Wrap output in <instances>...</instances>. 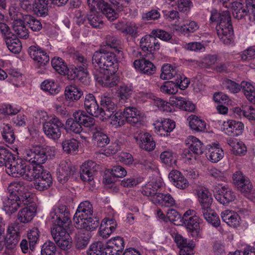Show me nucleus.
Returning <instances> with one entry per match:
<instances>
[{
    "instance_id": "nucleus-1",
    "label": "nucleus",
    "mask_w": 255,
    "mask_h": 255,
    "mask_svg": "<svg viewBox=\"0 0 255 255\" xmlns=\"http://www.w3.org/2000/svg\"><path fill=\"white\" fill-rule=\"evenodd\" d=\"M41 168V166L32 168L20 158H13L5 164V171L8 175L13 177H21L28 181L35 180Z\"/></svg>"
},
{
    "instance_id": "nucleus-2",
    "label": "nucleus",
    "mask_w": 255,
    "mask_h": 255,
    "mask_svg": "<svg viewBox=\"0 0 255 255\" xmlns=\"http://www.w3.org/2000/svg\"><path fill=\"white\" fill-rule=\"evenodd\" d=\"M92 64L95 69L99 68V71H114L118 69V64L116 55L111 52H106L103 49L96 51L92 59Z\"/></svg>"
},
{
    "instance_id": "nucleus-3",
    "label": "nucleus",
    "mask_w": 255,
    "mask_h": 255,
    "mask_svg": "<svg viewBox=\"0 0 255 255\" xmlns=\"http://www.w3.org/2000/svg\"><path fill=\"white\" fill-rule=\"evenodd\" d=\"M246 6L241 2H232V13L236 19H241L248 16L251 22L255 21V0H245Z\"/></svg>"
},
{
    "instance_id": "nucleus-4",
    "label": "nucleus",
    "mask_w": 255,
    "mask_h": 255,
    "mask_svg": "<svg viewBox=\"0 0 255 255\" xmlns=\"http://www.w3.org/2000/svg\"><path fill=\"white\" fill-rule=\"evenodd\" d=\"M77 60L79 64H81V65H78L77 67H72L69 68L67 67L65 74L63 75H67L68 79L71 80L77 78L82 81L83 78H85L86 83H88L89 81L87 70L88 61L82 55H78Z\"/></svg>"
},
{
    "instance_id": "nucleus-5",
    "label": "nucleus",
    "mask_w": 255,
    "mask_h": 255,
    "mask_svg": "<svg viewBox=\"0 0 255 255\" xmlns=\"http://www.w3.org/2000/svg\"><path fill=\"white\" fill-rule=\"evenodd\" d=\"M69 224L53 225L51 235L57 246L62 250H66L71 246V239L66 231Z\"/></svg>"
},
{
    "instance_id": "nucleus-6",
    "label": "nucleus",
    "mask_w": 255,
    "mask_h": 255,
    "mask_svg": "<svg viewBox=\"0 0 255 255\" xmlns=\"http://www.w3.org/2000/svg\"><path fill=\"white\" fill-rule=\"evenodd\" d=\"M49 218L53 225L69 224V210L65 205L58 202L52 208Z\"/></svg>"
},
{
    "instance_id": "nucleus-7",
    "label": "nucleus",
    "mask_w": 255,
    "mask_h": 255,
    "mask_svg": "<svg viewBox=\"0 0 255 255\" xmlns=\"http://www.w3.org/2000/svg\"><path fill=\"white\" fill-rule=\"evenodd\" d=\"M64 127L63 123L55 116H50L48 122L43 125V130L46 136L53 140L56 141L61 136V128Z\"/></svg>"
},
{
    "instance_id": "nucleus-8",
    "label": "nucleus",
    "mask_w": 255,
    "mask_h": 255,
    "mask_svg": "<svg viewBox=\"0 0 255 255\" xmlns=\"http://www.w3.org/2000/svg\"><path fill=\"white\" fill-rule=\"evenodd\" d=\"M28 193L25 198L28 199L22 202V209L19 211L17 215L18 220L21 223H27L30 222L35 215L36 206L34 202L35 198H32Z\"/></svg>"
},
{
    "instance_id": "nucleus-9",
    "label": "nucleus",
    "mask_w": 255,
    "mask_h": 255,
    "mask_svg": "<svg viewBox=\"0 0 255 255\" xmlns=\"http://www.w3.org/2000/svg\"><path fill=\"white\" fill-rule=\"evenodd\" d=\"M100 97L102 108L99 109L100 115H99L98 118L102 121L106 120L117 111V105L108 94L104 93Z\"/></svg>"
},
{
    "instance_id": "nucleus-10",
    "label": "nucleus",
    "mask_w": 255,
    "mask_h": 255,
    "mask_svg": "<svg viewBox=\"0 0 255 255\" xmlns=\"http://www.w3.org/2000/svg\"><path fill=\"white\" fill-rule=\"evenodd\" d=\"M30 189V186L23 181H14L9 184L7 190L9 195L15 196V198L24 202L28 199V197H25L28 193L32 198H35V195L29 191Z\"/></svg>"
},
{
    "instance_id": "nucleus-11",
    "label": "nucleus",
    "mask_w": 255,
    "mask_h": 255,
    "mask_svg": "<svg viewBox=\"0 0 255 255\" xmlns=\"http://www.w3.org/2000/svg\"><path fill=\"white\" fill-rule=\"evenodd\" d=\"M116 72L114 71H99L98 69H95L93 74L98 84L103 87H113L116 86L118 82V76Z\"/></svg>"
},
{
    "instance_id": "nucleus-12",
    "label": "nucleus",
    "mask_w": 255,
    "mask_h": 255,
    "mask_svg": "<svg viewBox=\"0 0 255 255\" xmlns=\"http://www.w3.org/2000/svg\"><path fill=\"white\" fill-rule=\"evenodd\" d=\"M134 138L139 147L146 151H152L155 147V142L151 135L148 132H137L134 134Z\"/></svg>"
},
{
    "instance_id": "nucleus-13",
    "label": "nucleus",
    "mask_w": 255,
    "mask_h": 255,
    "mask_svg": "<svg viewBox=\"0 0 255 255\" xmlns=\"http://www.w3.org/2000/svg\"><path fill=\"white\" fill-rule=\"evenodd\" d=\"M140 47L143 51L149 54V58L152 59L154 52L159 49L160 44L155 37L147 35L140 39Z\"/></svg>"
},
{
    "instance_id": "nucleus-14",
    "label": "nucleus",
    "mask_w": 255,
    "mask_h": 255,
    "mask_svg": "<svg viewBox=\"0 0 255 255\" xmlns=\"http://www.w3.org/2000/svg\"><path fill=\"white\" fill-rule=\"evenodd\" d=\"M30 57L39 66H45L50 60L47 53L38 46H31L28 48Z\"/></svg>"
},
{
    "instance_id": "nucleus-15",
    "label": "nucleus",
    "mask_w": 255,
    "mask_h": 255,
    "mask_svg": "<svg viewBox=\"0 0 255 255\" xmlns=\"http://www.w3.org/2000/svg\"><path fill=\"white\" fill-rule=\"evenodd\" d=\"M163 183L162 180L152 178L146 183L141 189V193L143 195L147 196L152 202L153 198L156 196L159 193L157 190L161 188Z\"/></svg>"
},
{
    "instance_id": "nucleus-16",
    "label": "nucleus",
    "mask_w": 255,
    "mask_h": 255,
    "mask_svg": "<svg viewBox=\"0 0 255 255\" xmlns=\"http://www.w3.org/2000/svg\"><path fill=\"white\" fill-rule=\"evenodd\" d=\"M74 172V167L70 161H61L57 169V180L61 183L64 184L68 180Z\"/></svg>"
},
{
    "instance_id": "nucleus-17",
    "label": "nucleus",
    "mask_w": 255,
    "mask_h": 255,
    "mask_svg": "<svg viewBox=\"0 0 255 255\" xmlns=\"http://www.w3.org/2000/svg\"><path fill=\"white\" fill-rule=\"evenodd\" d=\"M155 132L161 136H167L175 128V122L169 119H160L154 123Z\"/></svg>"
},
{
    "instance_id": "nucleus-18",
    "label": "nucleus",
    "mask_w": 255,
    "mask_h": 255,
    "mask_svg": "<svg viewBox=\"0 0 255 255\" xmlns=\"http://www.w3.org/2000/svg\"><path fill=\"white\" fill-rule=\"evenodd\" d=\"M53 179L49 172L41 168L34 183L35 188L39 191L48 189L52 186Z\"/></svg>"
},
{
    "instance_id": "nucleus-19",
    "label": "nucleus",
    "mask_w": 255,
    "mask_h": 255,
    "mask_svg": "<svg viewBox=\"0 0 255 255\" xmlns=\"http://www.w3.org/2000/svg\"><path fill=\"white\" fill-rule=\"evenodd\" d=\"M183 223L186 228L196 234L199 233L200 219L195 215V212L193 210L187 211L183 217Z\"/></svg>"
},
{
    "instance_id": "nucleus-20",
    "label": "nucleus",
    "mask_w": 255,
    "mask_h": 255,
    "mask_svg": "<svg viewBox=\"0 0 255 255\" xmlns=\"http://www.w3.org/2000/svg\"><path fill=\"white\" fill-rule=\"evenodd\" d=\"M235 35L232 24L230 13L224 11V44H234Z\"/></svg>"
},
{
    "instance_id": "nucleus-21",
    "label": "nucleus",
    "mask_w": 255,
    "mask_h": 255,
    "mask_svg": "<svg viewBox=\"0 0 255 255\" xmlns=\"http://www.w3.org/2000/svg\"><path fill=\"white\" fill-rule=\"evenodd\" d=\"M233 179L238 188L242 192L250 193L253 186L249 178L241 171H237L233 174Z\"/></svg>"
},
{
    "instance_id": "nucleus-22",
    "label": "nucleus",
    "mask_w": 255,
    "mask_h": 255,
    "mask_svg": "<svg viewBox=\"0 0 255 255\" xmlns=\"http://www.w3.org/2000/svg\"><path fill=\"white\" fill-rule=\"evenodd\" d=\"M97 168V165L92 161H87L83 163L80 171L81 179L84 182L92 181Z\"/></svg>"
},
{
    "instance_id": "nucleus-23",
    "label": "nucleus",
    "mask_w": 255,
    "mask_h": 255,
    "mask_svg": "<svg viewBox=\"0 0 255 255\" xmlns=\"http://www.w3.org/2000/svg\"><path fill=\"white\" fill-rule=\"evenodd\" d=\"M133 65L136 71L147 75L153 74L156 70L153 64L144 58L134 60Z\"/></svg>"
},
{
    "instance_id": "nucleus-24",
    "label": "nucleus",
    "mask_w": 255,
    "mask_h": 255,
    "mask_svg": "<svg viewBox=\"0 0 255 255\" xmlns=\"http://www.w3.org/2000/svg\"><path fill=\"white\" fill-rule=\"evenodd\" d=\"M123 111L126 122L132 125L140 123L143 119V114L134 107H126Z\"/></svg>"
},
{
    "instance_id": "nucleus-25",
    "label": "nucleus",
    "mask_w": 255,
    "mask_h": 255,
    "mask_svg": "<svg viewBox=\"0 0 255 255\" xmlns=\"http://www.w3.org/2000/svg\"><path fill=\"white\" fill-rule=\"evenodd\" d=\"M92 205L88 201L82 202L79 205L73 217V222L79 223V219L88 218V217L92 216Z\"/></svg>"
},
{
    "instance_id": "nucleus-26",
    "label": "nucleus",
    "mask_w": 255,
    "mask_h": 255,
    "mask_svg": "<svg viewBox=\"0 0 255 255\" xmlns=\"http://www.w3.org/2000/svg\"><path fill=\"white\" fill-rule=\"evenodd\" d=\"M198 200L202 209H208L211 207L213 202L212 194L205 187H200L197 190Z\"/></svg>"
},
{
    "instance_id": "nucleus-27",
    "label": "nucleus",
    "mask_w": 255,
    "mask_h": 255,
    "mask_svg": "<svg viewBox=\"0 0 255 255\" xmlns=\"http://www.w3.org/2000/svg\"><path fill=\"white\" fill-rule=\"evenodd\" d=\"M3 209L5 213L10 215L17 210L18 207H22V201L19 199L15 198V196H10L3 198Z\"/></svg>"
},
{
    "instance_id": "nucleus-28",
    "label": "nucleus",
    "mask_w": 255,
    "mask_h": 255,
    "mask_svg": "<svg viewBox=\"0 0 255 255\" xmlns=\"http://www.w3.org/2000/svg\"><path fill=\"white\" fill-rule=\"evenodd\" d=\"M244 126L240 122L235 120H228L224 122V131L229 136H235L240 135L243 131Z\"/></svg>"
},
{
    "instance_id": "nucleus-29",
    "label": "nucleus",
    "mask_w": 255,
    "mask_h": 255,
    "mask_svg": "<svg viewBox=\"0 0 255 255\" xmlns=\"http://www.w3.org/2000/svg\"><path fill=\"white\" fill-rule=\"evenodd\" d=\"M84 105L88 113L99 118V115H100L99 105L93 94H88L85 95Z\"/></svg>"
},
{
    "instance_id": "nucleus-30",
    "label": "nucleus",
    "mask_w": 255,
    "mask_h": 255,
    "mask_svg": "<svg viewBox=\"0 0 255 255\" xmlns=\"http://www.w3.org/2000/svg\"><path fill=\"white\" fill-rule=\"evenodd\" d=\"M115 28L121 31L124 35L135 37L138 33L139 25L133 22H119L115 24Z\"/></svg>"
},
{
    "instance_id": "nucleus-31",
    "label": "nucleus",
    "mask_w": 255,
    "mask_h": 255,
    "mask_svg": "<svg viewBox=\"0 0 255 255\" xmlns=\"http://www.w3.org/2000/svg\"><path fill=\"white\" fill-rule=\"evenodd\" d=\"M117 227V223L113 219L105 218L101 222L99 229V234L103 238H108L114 232Z\"/></svg>"
},
{
    "instance_id": "nucleus-32",
    "label": "nucleus",
    "mask_w": 255,
    "mask_h": 255,
    "mask_svg": "<svg viewBox=\"0 0 255 255\" xmlns=\"http://www.w3.org/2000/svg\"><path fill=\"white\" fill-rule=\"evenodd\" d=\"M168 178L173 184L178 189H184L189 186L187 180L177 170H172L169 173Z\"/></svg>"
},
{
    "instance_id": "nucleus-33",
    "label": "nucleus",
    "mask_w": 255,
    "mask_h": 255,
    "mask_svg": "<svg viewBox=\"0 0 255 255\" xmlns=\"http://www.w3.org/2000/svg\"><path fill=\"white\" fill-rule=\"evenodd\" d=\"M79 223L74 222L77 228L84 229L86 231H90L95 230L99 225V220L94 218L92 216L88 218H80Z\"/></svg>"
},
{
    "instance_id": "nucleus-34",
    "label": "nucleus",
    "mask_w": 255,
    "mask_h": 255,
    "mask_svg": "<svg viewBox=\"0 0 255 255\" xmlns=\"http://www.w3.org/2000/svg\"><path fill=\"white\" fill-rule=\"evenodd\" d=\"M226 141L235 155L242 156L247 152V147L242 141H238L237 139L234 137H228L226 139Z\"/></svg>"
},
{
    "instance_id": "nucleus-35",
    "label": "nucleus",
    "mask_w": 255,
    "mask_h": 255,
    "mask_svg": "<svg viewBox=\"0 0 255 255\" xmlns=\"http://www.w3.org/2000/svg\"><path fill=\"white\" fill-rule=\"evenodd\" d=\"M83 94L82 90L75 85H68L65 88L64 96L67 101L76 102L81 98Z\"/></svg>"
},
{
    "instance_id": "nucleus-36",
    "label": "nucleus",
    "mask_w": 255,
    "mask_h": 255,
    "mask_svg": "<svg viewBox=\"0 0 255 255\" xmlns=\"http://www.w3.org/2000/svg\"><path fill=\"white\" fill-rule=\"evenodd\" d=\"M170 102L172 106L184 111L192 112L195 109V105L192 103L181 97H173Z\"/></svg>"
},
{
    "instance_id": "nucleus-37",
    "label": "nucleus",
    "mask_w": 255,
    "mask_h": 255,
    "mask_svg": "<svg viewBox=\"0 0 255 255\" xmlns=\"http://www.w3.org/2000/svg\"><path fill=\"white\" fill-rule=\"evenodd\" d=\"M223 19V14L222 12L218 11L215 9H212L211 11L210 21L212 22H217L216 29L218 36L220 39H222L223 38V25L222 24Z\"/></svg>"
},
{
    "instance_id": "nucleus-38",
    "label": "nucleus",
    "mask_w": 255,
    "mask_h": 255,
    "mask_svg": "<svg viewBox=\"0 0 255 255\" xmlns=\"http://www.w3.org/2000/svg\"><path fill=\"white\" fill-rule=\"evenodd\" d=\"M237 115L246 118L249 121H255V108L251 106H244L241 108L236 107L233 109Z\"/></svg>"
},
{
    "instance_id": "nucleus-39",
    "label": "nucleus",
    "mask_w": 255,
    "mask_h": 255,
    "mask_svg": "<svg viewBox=\"0 0 255 255\" xmlns=\"http://www.w3.org/2000/svg\"><path fill=\"white\" fill-rule=\"evenodd\" d=\"M124 239L120 237H116L107 241L104 248V251L107 250H111L116 254L117 252L124 250Z\"/></svg>"
},
{
    "instance_id": "nucleus-40",
    "label": "nucleus",
    "mask_w": 255,
    "mask_h": 255,
    "mask_svg": "<svg viewBox=\"0 0 255 255\" xmlns=\"http://www.w3.org/2000/svg\"><path fill=\"white\" fill-rule=\"evenodd\" d=\"M185 143L189 145V149L196 154H201L203 152V145L201 141L195 136L190 135L185 140Z\"/></svg>"
},
{
    "instance_id": "nucleus-41",
    "label": "nucleus",
    "mask_w": 255,
    "mask_h": 255,
    "mask_svg": "<svg viewBox=\"0 0 255 255\" xmlns=\"http://www.w3.org/2000/svg\"><path fill=\"white\" fill-rule=\"evenodd\" d=\"M152 202L154 204L165 206H172L175 204L174 199L169 193H158L156 197L153 198Z\"/></svg>"
},
{
    "instance_id": "nucleus-42",
    "label": "nucleus",
    "mask_w": 255,
    "mask_h": 255,
    "mask_svg": "<svg viewBox=\"0 0 255 255\" xmlns=\"http://www.w3.org/2000/svg\"><path fill=\"white\" fill-rule=\"evenodd\" d=\"M41 88L42 90L52 95L58 94L61 90L59 84L51 79L44 81L41 84Z\"/></svg>"
},
{
    "instance_id": "nucleus-43",
    "label": "nucleus",
    "mask_w": 255,
    "mask_h": 255,
    "mask_svg": "<svg viewBox=\"0 0 255 255\" xmlns=\"http://www.w3.org/2000/svg\"><path fill=\"white\" fill-rule=\"evenodd\" d=\"M199 28L198 24L195 21L190 20L188 23L183 25H174V30L182 34H187L193 33Z\"/></svg>"
},
{
    "instance_id": "nucleus-44",
    "label": "nucleus",
    "mask_w": 255,
    "mask_h": 255,
    "mask_svg": "<svg viewBox=\"0 0 255 255\" xmlns=\"http://www.w3.org/2000/svg\"><path fill=\"white\" fill-rule=\"evenodd\" d=\"M12 27L15 34L18 37L26 39L28 37V30L25 27L23 21L21 19H18L13 20Z\"/></svg>"
},
{
    "instance_id": "nucleus-45",
    "label": "nucleus",
    "mask_w": 255,
    "mask_h": 255,
    "mask_svg": "<svg viewBox=\"0 0 255 255\" xmlns=\"http://www.w3.org/2000/svg\"><path fill=\"white\" fill-rule=\"evenodd\" d=\"M178 70L176 67L169 64H164L161 68L160 78L163 80L170 79L177 76Z\"/></svg>"
},
{
    "instance_id": "nucleus-46",
    "label": "nucleus",
    "mask_w": 255,
    "mask_h": 255,
    "mask_svg": "<svg viewBox=\"0 0 255 255\" xmlns=\"http://www.w3.org/2000/svg\"><path fill=\"white\" fill-rule=\"evenodd\" d=\"M189 126L193 130L203 131L206 129V125L203 120L195 115H191L187 119Z\"/></svg>"
},
{
    "instance_id": "nucleus-47",
    "label": "nucleus",
    "mask_w": 255,
    "mask_h": 255,
    "mask_svg": "<svg viewBox=\"0 0 255 255\" xmlns=\"http://www.w3.org/2000/svg\"><path fill=\"white\" fill-rule=\"evenodd\" d=\"M93 141L99 147H103L109 144L110 139L108 136L100 130H96L93 133Z\"/></svg>"
},
{
    "instance_id": "nucleus-48",
    "label": "nucleus",
    "mask_w": 255,
    "mask_h": 255,
    "mask_svg": "<svg viewBox=\"0 0 255 255\" xmlns=\"http://www.w3.org/2000/svg\"><path fill=\"white\" fill-rule=\"evenodd\" d=\"M241 87L247 99L252 103L255 104V88L249 82L243 81Z\"/></svg>"
},
{
    "instance_id": "nucleus-49",
    "label": "nucleus",
    "mask_w": 255,
    "mask_h": 255,
    "mask_svg": "<svg viewBox=\"0 0 255 255\" xmlns=\"http://www.w3.org/2000/svg\"><path fill=\"white\" fill-rule=\"evenodd\" d=\"M161 161L169 166L175 165L177 160L176 154L170 150H166L161 152L160 155Z\"/></svg>"
},
{
    "instance_id": "nucleus-50",
    "label": "nucleus",
    "mask_w": 255,
    "mask_h": 255,
    "mask_svg": "<svg viewBox=\"0 0 255 255\" xmlns=\"http://www.w3.org/2000/svg\"><path fill=\"white\" fill-rule=\"evenodd\" d=\"M205 219L214 227H217L220 224V221L217 214L210 207L208 209H202Z\"/></svg>"
},
{
    "instance_id": "nucleus-51",
    "label": "nucleus",
    "mask_w": 255,
    "mask_h": 255,
    "mask_svg": "<svg viewBox=\"0 0 255 255\" xmlns=\"http://www.w3.org/2000/svg\"><path fill=\"white\" fill-rule=\"evenodd\" d=\"M0 128L3 139L8 143H12L15 139V136L12 127L8 124H3Z\"/></svg>"
},
{
    "instance_id": "nucleus-52",
    "label": "nucleus",
    "mask_w": 255,
    "mask_h": 255,
    "mask_svg": "<svg viewBox=\"0 0 255 255\" xmlns=\"http://www.w3.org/2000/svg\"><path fill=\"white\" fill-rule=\"evenodd\" d=\"M51 65L53 68L59 74H65L66 72L67 65L64 60L60 57H54L51 60Z\"/></svg>"
},
{
    "instance_id": "nucleus-53",
    "label": "nucleus",
    "mask_w": 255,
    "mask_h": 255,
    "mask_svg": "<svg viewBox=\"0 0 255 255\" xmlns=\"http://www.w3.org/2000/svg\"><path fill=\"white\" fill-rule=\"evenodd\" d=\"M100 5H101V11L105 15L108 19L112 21L118 17V14L109 4L106 2H102Z\"/></svg>"
},
{
    "instance_id": "nucleus-54",
    "label": "nucleus",
    "mask_w": 255,
    "mask_h": 255,
    "mask_svg": "<svg viewBox=\"0 0 255 255\" xmlns=\"http://www.w3.org/2000/svg\"><path fill=\"white\" fill-rule=\"evenodd\" d=\"M238 214L229 210H224V222L230 227H235L238 225Z\"/></svg>"
},
{
    "instance_id": "nucleus-55",
    "label": "nucleus",
    "mask_w": 255,
    "mask_h": 255,
    "mask_svg": "<svg viewBox=\"0 0 255 255\" xmlns=\"http://www.w3.org/2000/svg\"><path fill=\"white\" fill-rule=\"evenodd\" d=\"M195 244L193 240H186L180 248L179 255H193Z\"/></svg>"
},
{
    "instance_id": "nucleus-56",
    "label": "nucleus",
    "mask_w": 255,
    "mask_h": 255,
    "mask_svg": "<svg viewBox=\"0 0 255 255\" xmlns=\"http://www.w3.org/2000/svg\"><path fill=\"white\" fill-rule=\"evenodd\" d=\"M63 150L68 153H74L78 148V142L74 138L67 139L62 142Z\"/></svg>"
},
{
    "instance_id": "nucleus-57",
    "label": "nucleus",
    "mask_w": 255,
    "mask_h": 255,
    "mask_svg": "<svg viewBox=\"0 0 255 255\" xmlns=\"http://www.w3.org/2000/svg\"><path fill=\"white\" fill-rule=\"evenodd\" d=\"M216 146H212L209 149V154L208 155V159L212 162L216 163L222 158V153L223 150Z\"/></svg>"
},
{
    "instance_id": "nucleus-58",
    "label": "nucleus",
    "mask_w": 255,
    "mask_h": 255,
    "mask_svg": "<svg viewBox=\"0 0 255 255\" xmlns=\"http://www.w3.org/2000/svg\"><path fill=\"white\" fill-rule=\"evenodd\" d=\"M133 92V87L131 85L123 84L118 90V95L121 100H127Z\"/></svg>"
},
{
    "instance_id": "nucleus-59",
    "label": "nucleus",
    "mask_w": 255,
    "mask_h": 255,
    "mask_svg": "<svg viewBox=\"0 0 255 255\" xmlns=\"http://www.w3.org/2000/svg\"><path fill=\"white\" fill-rule=\"evenodd\" d=\"M109 119H111V124L115 128H118L124 125L126 122L125 117L124 115V111L116 112L114 115L113 114L110 117Z\"/></svg>"
},
{
    "instance_id": "nucleus-60",
    "label": "nucleus",
    "mask_w": 255,
    "mask_h": 255,
    "mask_svg": "<svg viewBox=\"0 0 255 255\" xmlns=\"http://www.w3.org/2000/svg\"><path fill=\"white\" fill-rule=\"evenodd\" d=\"M48 1L49 0H37L33 4L35 12L40 16L44 15L47 11Z\"/></svg>"
},
{
    "instance_id": "nucleus-61",
    "label": "nucleus",
    "mask_w": 255,
    "mask_h": 255,
    "mask_svg": "<svg viewBox=\"0 0 255 255\" xmlns=\"http://www.w3.org/2000/svg\"><path fill=\"white\" fill-rule=\"evenodd\" d=\"M88 19L90 24L95 28H101L103 26V22L100 13L98 12L90 13Z\"/></svg>"
},
{
    "instance_id": "nucleus-62",
    "label": "nucleus",
    "mask_w": 255,
    "mask_h": 255,
    "mask_svg": "<svg viewBox=\"0 0 255 255\" xmlns=\"http://www.w3.org/2000/svg\"><path fill=\"white\" fill-rule=\"evenodd\" d=\"M152 104L160 111L168 112L172 110V105L171 102L169 103L161 99L156 98L153 100Z\"/></svg>"
},
{
    "instance_id": "nucleus-63",
    "label": "nucleus",
    "mask_w": 255,
    "mask_h": 255,
    "mask_svg": "<svg viewBox=\"0 0 255 255\" xmlns=\"http://www.w3.org/2000/svg\"><path fill=\"white\" fill-rule=\"evenodd\" d=\"M6 44L8 49L14 53H18L21 49V43L17 38H8L6 40Z\"/></svg>"
},
{
    "instance_id": "nucleus-64",
    "label": "nucleus",
    "mask_w": 255,
    "mask_h": 255,
    "mask_svg": "<svg viewBox=\"0 0 255 255\" xmlns=\"http://www.w3.org/2000/svg\"><path fill=\"white\" fill-rule=\"evenodd\" d=\"M56 250V247L53 242L47 241L42 246L41 255H55Z\"/></svg>"
}]
</instances>
